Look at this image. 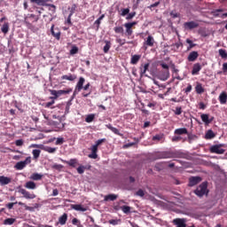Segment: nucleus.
I'll list each match as a JSON object with an SVG mask.
<instances>
[{
    "mask_svg": "<svg viewBox=\"0 0 227 227\" xmlns=\"http://www.w3.org/2000/svg\"><path fill=\"white\" fill-rule=\"evenodd\" d=\"M106 138H101L96 141L95 145L90 148L91 152V153L89 154L90 159H98V154H97L98 153V147L100 146V145H102V143H106Z\"/></svg>",
    "mask_w": 227,
    "mask_h": 227,
    "instance_id": "obj_1",
    "label": "nucleus"
},
{
    "mask_svg": "<svg viewBox=\"0 0 227 227\" xmlns=\"http://www.w3.org/2000/svg\"><path fill=\"white\" fill-rule=\"evenodd\" d=\"M49 91L51 95L53 96V97H51L50 98L51 100H58V98H59V97H62V95H69V93H72V89L68 88L67 90H50Z\"/></svg>",
    "mask_w": 227,
    "mask_h": 227,
    "instance_id": "obj_2",
    "label": "nucleus"
},
{
    "mask_svg": "<svg viewBox=\"0 0 227 227\" xmlns=\"http://www.w3.org/2000/svg\"><path fill=\"white\" fill-rule=\"evenodd\" d=\"M207 187H208V184L206 182L202 183L194 191V194H196V196H199V198H203L205 194H208Z\"/></svg>",
    "mask_w": 227,
    "mask_h": 227,
    "instance_id": "obj_3",
    "label": "nucleus"
},
{
    "mask_svg": "<svg viewBox=\"0 0 227 227\" xmlns=\"http://www.w3.org/2000/svg\"><path fill=\"white\" fill-rule=\"evenodd\" d=\"M30 3H35L37 6H50V8L53 9V12H56V5L52 4H47L52 3V0H30Z\"/></svg>",
    "mask_w": 227,
    "mask_h": 227,
    "instance_id": "obj_4",
    "label": "nucleus"
},
{
    "mask_svg": "<svg viewBox=\"0 0 227 227\" xmlns=\"http://www.w3.org/2000/svg\"><path fill=\"white\" fill-rule=\"evenodd\" d=\"M211 153H217L218 155H223L225 150L223 149V145H215L209 148Z\"/></svg>",
    "mask_w": 227,
    "mask_h": 227,
    "instance_id": "obj_5",
    "label": "nucleus"
},
{
    "mask_svg": "<svg viewBox=\"0 0 227 227\" xmlns=\"http://www.w3.org/2000/svg\"><path fill=\"white\" fill-rule=\"evenodd\" d=\"M29 20H32V22H38L40 20V16H36L35 14H30L29 16L25 18V24L27 27H31V22Z\"/></svg>",
    "mask_w": 227,
    "mask_h": 227,
    "instance_id": "obj_6",
    "label": "nucleus"
},
{
    "mask_svg": "<svg viewBox=\"0 0 227 227\" xmlns=\"http://www.w3.org/2000/svg\"><path fill=\"white\" fill-rule=\"evenodd\" d=\"M20 194H22L23 198L25 200H35L36 198V195L35 193H31L27 192V190L21 188L19 190Z\"/></svg>",
    "mask_w": 227,
    "mask_h": 227,
    "instance_id": "obj_7",
    "label": "nucleus"
},
{
    "mask_svg": "<svg viewBox=\"0 0 227 227\" xmlns=\"http://www.w3.org/2000/svg\"><path fill=\"white\" fill-rule=\"evenodd\" d=\"M155 44V39H153V36L148 35L146 40L144 42L143 49L144 51H147L148 47H153Z\"/></svg>",
    "mask_w": 227,
    "mask_h": 227,
    "instance_id": "obj_8",
    "label": "nucleus"
},
{
    "mask_svg": "<svg viewBox=\"0 0 227 227\" xmlns=\"http://www.w3.org/2000/svg\"><path fill=\"white\" fill-rule=\"evenodd\" d=\"M27 164H31V157H27L25 160L17 162L15 165V168L18 170H21L23 168L27 166Z\"/></svg>",
    "mask_w": 227,
    "mask_h": 227,
    "instance_id": "obj_9",
    "label": "nucleus"
},
{
    "mask_svg": "<svg viewBox=\"0 0 227 227\" xmlns=\"http://www.w3.org/2000/svg\"><path fill=\"white\" fill-rule=\"evenodd\" d=\"M136 24H137V22L136 21L124 24V27H126V36H132V33H134V31L132 30V27H134Z\"/></svg>",
    "mask_w": 227,
    "mask_h": 227,
    "instance_id": "obj_10",
    "label": "nucleus"
},
{
    "mask_svg": "<svg viewBox=\"0 0 227 227\" xmlns=\"http://www.w3.org/2000/svg\"><path fill=\"white\" fill-rule=\"evenodd\" d=\"M200 27V23L196 22V21H188V22H184V27L186 30H192V29H196V27Z\"/></svg>",
    "mask_w": 227,
    "mask_h": 227,
    "instance_id": "obj_11",
    "label": "nucleus"
},
{
    "mask_svg": "<svg viewBox=\"0 0 227 227\" xmlns=\"http://www.w3.org/2000/svg\"><path fill=\"white\" fill-rule=\"evenodd\" d=\"M186 220L184 218H176L173 220V223L176 226V227H186L187 224H185Z\"/></svg>",
    "mask_w": 227,
    "mask_h": 227,
    "instance_id": "obj_12",
    "label": "nucleus"
},
{
    "mask_svg": "<svg viewBox=\"0 0 227 227\" xmlns=\"http://www.w3.org/2000/svg\"><path fill=\"white\" fill-rule=\"evenodd\" d=\"M201 182V177L200 176H192L189 178V186L194 187V185H198Z\"/></svg>",
    "mask_w": 227,
    "mask_h": 227,
    "instance_id": "obj_13",
    "label": "nucleus"
},
{
    "mask_svg": "<svg viewBox=\"0 0 227 227\" xmlns=\"http://www.w3.org/2000/svg\"><path fill=\"white\" fill-rule=\"evenodd\" d=\"M198 58H200V53H198V51H193L189 53V55L187 57V60L190 62H194L198 59Z\"/></svg>",
    "mask_w": 227,
    "mask_h": 227,
    "instance_id": "obj_14",
    "label": "nucleus"
},
{
    "mask_svg": "<svg viewBox=\"0 0 227 227\" xmlns=\"http://www.w3.org/2000/svg\"><path fill=\"white\" fill-rule=\"evenodd\" d=\"M51 33L52 36H54V38H56V40H59L61 38V31H59V29H58V28L54 29V25L51 26Z\"/></svg>",
    "mask_w": 227,
    "mask_h": 227,
    "instance_id": "obj_15",
    "label": "nucleus"
},
{
    "mask_svg": "<svg viewBox=\"0 0 227 227\" xmlns=\"http://www.w3.org/2000/svg\"><path fill=\"white\" fill-rule=\"evenodd\" d=\"M200 118L202 121L205 122V125H210V123L214 121V117L208 118V114H202Z\"/></svg>",
    "mask_w": 227,
    "mask_h": 227,
    "instance_id": "obj_16",
    "label": "nucleus"
},
{
    "mask_svg": "<svg viewBox=\"0 0 227 227\" xmlns=\"http://www.w3.org/2000/svg\"><path fill=\"white\" fill-rule=\"evenodd\" d=\"M201 71V64L195 63L192 67V75H199Z\"/></svg>",
    "mask_w": 227,
    "mask_h": 227,
    "instance_id": "obj_17",
    "label": "nucleus"
},
{
    "mask_svg": "<svg viewBox=\"0 0 227 227\" xmlns=\"http://www.w3.org/2000/svg\"><path fill=\"white\" fill-rule=\"evenodd\" d=\"M70 207L76 212H86L88 210L86 207H82L81 204H71Z\"/></svg>",
    "mask_w": 227,
    "mask_h": 227,
    "instance_id": "obj_18",
    "label": "nucleus"
},
{
    "mask_svg": "<svg viewBox=\"0 0 227 227\" xmlns=\"http://www.w3.org/2000/svg\"><path fill=\"white\" fill-rule=\"evenodd\" d=\"M85 82L86 80L84 79V77H80L78 82L76 83L75 90L81 91V90H82L84 86Z\"/></svg>",
    "mask_w": 227,
    "mask_h": 227,
    "instance_id": "obj_19",
    "label": "nucleus"
},
{
    "mask_svg": "<svg viewBox=\"0 0 227 227\" xmlns=\"http://www.w3.org/2000/svg\"><path fill=\"white\" fill-rule=\"evenodd\" d=\"M62 81H71L74 82L75 79H77V75L68 74H64L61 76Z\"/></svg>",
    "mask_w": 227,
    "mask_h": 227,
    "instance_id": "obj_20",
    "label": "nucleus"
},
{
    "mask_svg": "<svg viewBox=\"0 0 227 227\" xmlns=\"http://www.w3.org/2000/svg\"><path fill=\"white\" fill-rule=\"evenodd\" d=\"M42 150L47 152L48 153H56L58 152V147H51L48 145H43Z\"/></svg>",
    "mask_w": 227,
    "mask_h": 227,
    "instance_id": "obj_21",
    "label": "nucleus"
},
{
    "mask_svg": "<svg viewBox=\"0 0 227 227\" xmlns=\"http://www.w3.org/2000/svg\"><path fill=\"white\" fill-rule=\"evenodd\" d=\"M8 184H12V178L4 176H0V185H8Z\"/></svg>",
    "mask_w": 227,
    "mask_h": 227,
    "instance_id": "obj_22",
    "label": "nucleus"
},
{
    "mask_svg": "<svg viewBox=\"0 0 227 227\" xmlns=\"http://www.w3.org/2000/svg\"><path fill=\"white\" fill-rule=\"evenodd\" d=\"M150 68V63H145L144 65H141L139 69H140V77H143L145 74H146V71Z\"/></svg>",
    "mask_w": 227,
    "mask_h": 227,
    "instance_id": "obj_23",
    "label": "nucleus"
},
{
    "mask_svg": "<svg viewBox=\"0 0 227 227\" xmlns=\"http://www.w3.org/2000/svg\"><path fill=\"white\" fill-rule=\"evenodd\" d=\"M65 164L69 165L71 168H77L78 160L77 159H71L69 160H62Z\"/></svg>",
    "mask_w": 227,
    "mask_h": 227,
    "instance_id": "obj_24",
    "label": "nucleus"
},
{
    "mask_svg": "<svg viewBox=\"0 0 227 227\" xmlns=\"http://www.w3.org/2000/svg\"><path fill=\"white\" fill-rule=\"evenodd\" d=\"M67 221H68V215L64 213L61 216H59V223L61 226H65V224H67Z\"/></svg>",
    "mask_w": 227,
    "mask_h": 227,
    "instance_id": "obj_25",
    "label": "nucleus"
},
{
    "mask_svg": "<svg viewBox=\"0 0 227 227\" xmlns=\"http://www.w3.org/2000/svg\"><path fill=\"white\" fill-rule=\"evenodd\" d=\"M160 67L167 70L165 72L163 81H168V79H169V66H168V64L162 63L160 64Z\"/></svg>",
    "mask_w": 227,
    "mask_h": 227,
    "instance_id": "obj_26",
    "label": "nucleus"
},
{
    "mask_svg": "<svg viewBox=\"0 0 227 227\" xmlns=\"http://www.w3.org/2000/svg\"><path fill=\"white\" fill-rule=\"evenodd\" d=\"M218 100L220 102V104H222L223 106H224V104H226L227 102V93L223 91L218 98Z\"/></svg>",
    "mask_w": 227,
    "mask_h": 227,
    "instance_id": "obj_27",
    "label": "nucleus"
},
{
    "mask_svg": "<svg viewBox=\"0 0 227 227\" xmlns=\"http://www.w3.org/2000/svg\"><path fill=\"white\" fill-rule=\"evenodd\" d=\"M106 128H108L109 130H112L114 132V134H116V136H120L121 137H123V134H121L120 132V129H118L117 128L113 127V125L107 124Z\"/></svg>",
    "mask_w": 227,
    "mask_h": 227,
    "instance_id": "obj_28",
    "label": "nucleus"
},
{
    "mask_svg": "<svg viewBox=\"0 0 227 227\" xmlns=\"http://www.w3.org/2000/svg\"><path fill=\"white\" fill-rule=\"evenodd\" d=\"M174 134L176 136H184V134H189L187 128H179L175 129Z\"/></svg>",
    "mask_w": 227,
    "mask_h": 227,
    "instance_id": "obj_29",
    "label": "nucleus"
},
{
    "mask_svg": "<svg viewBox=\"0 0 227 227\" xmlns=\"http://www.w3.org/2000/svg\"><path fill=\"white\" fill-rule=\"evenodd\" d=\"M195 91L198 95H201V93H205V88H203V85L201 83L197 82Z\"/></svg>",
    "mask_w": 227,
    "mask_h": 227,
    "instance_id": "obj_30",
    "label": "nucleus"
},
{
    "mask_svg": "<svg viewBox=\"0 0 227 227\" xmlns=\"http://www.w3.org/2000/svg\"><path fill=\"white\" fill-rule=\"evenodd\" d=\"M25 187L26 189H30L32 191H35V189H36V183L33 181H28L25 184Z\"/></svg>",
    "mask_w": 227,
    "mask_h": 227,
    "instance_id": "obj_31",
    "label": "nucleus"
},
{
    "mask_svg": "<svg viewBox=\"0 0 227 227\" xmlns=\"http://www.w3.org/2000/svg\"><path fill=\"white\" fill-rule=\"evenodd\" d=\"M139 59H141V55H132L130 59V64L137 65V63H139Z\"/></svg>",
    "mask_w": 227,
    "mask_h": 227,
    "instance_id": "obj_32",
    "label": "nucleus"
},
{
    "mask_svg": "<svg viewBox=\"0 0 227 227\" xmlns=\"http://www.w3.org/2000/svg\"><path fill=\"white\" fill-rule=\"evenodd\" d=\"M115 200H118V195L116 194L106 195L104 199L105 201H114Z\"/></svg>",
    "mask_w": 227,
    "mask_h": 227,
    "instance_id": "obj_33",
    "label": "nucleus"
},
{
    "mask_svg": "<svg viewBox=\"0 0 227 227\" xmlns=\"http://www.w3.org/2000/svg\"><path fill=\"white\" fill-rule=\"evenodd\" d=\"M218 54L222 59H227V51L224 49L218 50Z\"/></svg>",
    "mask_w": 227,
    "mask_h": 227,
    "instance_id": "obj_34",
    "label": "nucleus"
},
{
    "mask_svg": "<svg viewBox=\"0 0 227 227\" xmlns=\"http://www.w3.org/2000/svg\"><path fill=\"white\" fill-rule=\"evenodd\" d=\"M205 137L207 139H214L215 137V133L212 129H208L207 132L206 133Z\"/></svg>",
    "mask_w": 227,
    "mask_h": 227,
    "instance_id": "obj_35",
    "label": "nucleus"
},
{
    "mask_svg": "<svg viewBox=\"0 0 227 227\" xmlns=\"http://www.w3.org/2000/svg\"><path fill=\"white\" fill-rule=\"evenodd\" d=\"M16 219L15 218H6L4 221V224L5 226H12V224H13L15 223Z\"/></svg>",
    "mask_w": 227,
    "mask_h": 227,
    "instance_id": "obj_36",
    "label": "nucleus"
},
{
    "mask_svg": "<svg viewBox=\"0 0 227 227\" xmlns=\"http://www.w3.org/2000/svg\"><path fill=\"white\" fill-rule=\"evenodd\" d=\"M18 204L20 205V207H24L25 210H28L29 212H33L35 210V207H29L23 202L20 201L18 202Z\"/></svg>",
    "mask_w": 227,
    "mask_h": 227,
    "instance_id": "obj_37",
    "label": "nucleus"
},
{
    "mask_svg": "<svg viewBox=\"0 0 227 227\" xmlns=\"http://www.w3.org/2000/svg\"><path fill=\"white\" fill-rule=\"evenodd\" d=\"M106 45L103 48V51L105 54H107L109 52V49H111V42L110 41H105Z\"/></svg>",
    "mask_w": 227,
    "mask_h": 227,
    "instance_id": "obj_38",
    "label": "nucleus"
},
{
    "mask_svg": "<svg viewBox=\"0 0 227 227\" xmlns=\"http://www.w3.org/2000/svg\"><path fill=\"white\" fill-rule=\"evenodd\" d=\"M72 224H74V226H77V227H84L82 225V223H81V220H79L77 218H73Z\"/></svg>",
    "mask_w": 227,
    "mask_h": 227,
    "instance_id": "obj_39",
    "label": "nucleus"
},
{
    "mask_svg": "<svg viewBox=\"0 0 227 227\" xmlns=\"http://www.w3.org/2000/svg\"><path fill=\"white\" fill-rule=\"evenodd\" d=\"M2 33H4V35H6V33H8V31H10V25L8 23H4L1 28Z\"/></svg>",
    "mask_w": 227,
    "mask_h": 227,
    "instance_id": "obj_40",
    "label": "nucleus"
},
{
    "mask_svg": "<svg viewBox=\"0 0 227 227\" xmlns=\"http://www.w3.org/2000/svg\"><path fill=\"white\" fill-rule=\"evenodd\" d=\"M43 177V175L38 174V173H34V174H32V176H31L30 178H31L32 180H42Z\"/></svg>",
    "mask_w": 227,
    "mask_h": 227,
    "instance_id": "obj_41",
    "label": "nucleus"
},
{
    "mask_svg": "<svg viewBox=\"0 0 227 227\" xmlns=\"http://www.w3.org/2000/svg\"><path fill=\"white\" fill-rule=\"evenodd\" d=\"M104 17H106V15H105V14H102V15L94 22V24L97 26V29H99L101 21H102V20L104 19Z\"/></svg>",
    "mask_w": 227,
    "mask_h": 227,
    "instance_id": "obj_42",
    "label": "nucleus"
},
{
    "mask_svg": "<svg viewBox=\"0 0 227 227\" xmlns=\"http://www.w3.org/2000/svg\"><path fill=\"white\" fill-rule=\"evenodd\" d=\"M120 223H121V219H111L108 221V223L112 224L113 226H116V225L120 224Z\"/></svg>",
    "mask_w": 227,
    "mask_h": 227,
    "instance_id": "obj_43",
    "label": "nucleus"
},
{
    "mask_svg": "<svg viewBox=\"0 0 227 227\" xmlns=\"http://www.w3.org/2000/svg\"><path fill=\"white\" fill-rule=\"evenodd\" d=\"M114 33H116L117 35H123L124 30H123V27H115L114 28Z\"/></svg>",
    "mask_w": 227,
    "mask_h": 227,
    "instance_id": "obj_44",
    "label": "nucleus"
},
{
    "mask_svg": "<svg viewBox=\"0 0 227 227\" xmlns=\"http://www.w3.org/2000/svg\"><path fill=\"white\" fill-rule=\"evenodd\" d=\"M186 43H189V46L187 47V51H191V49H193V47H196V43H192V40L186 39Z\"/></svg>",
    "mask_w": 227,
    "mask_h": 227,
    "instance_id": "obj_45",
    "label": "nucleus"
},
{
    "mask_svg": "<svg viewBox=\"0 0 227 227\" xmlns=\"http://www.w3.org/2000/svg\"><path fill=\"white\" fill-rule=\"evenodd\" d=\"M95 120V114H91L87 115V117L85 118V121L87 123H91V121H93Z\"/></svg>",
    "mask_w": 227,
    "mask_h": 227,
    "instance_id": "obj_46",
    "label": "nucleus"
},
{
    "mask_svg": "<svg viewBox=\"0 0 227 227\" xmlns=\"http://www.w3.org/2000/svg\"><path fill=\"white\" fill-rule=\"evenodd\" d=\"M121 210L123 212V214H130V207L129 206H121Z\"/></svg>",
    "mask_w": 227,
    "mask_h": 227,
    "instance_id": "obj_47",
    "label": "nucleus"
},
{
    "mask_svg": "<svg viewBox=\"0 0 227 227\" xmlns=\"http://www.w3.org/2000/svg\"><path fill=\"white\" fill-rule=\"evenodd\" d=\"M40 153H42V152L38 149H35L32 152L34 159H38V157H40Z\"/></svg>",
    "mask_w": 227,
    "mask_h": 227,
    "instance_id": "obj_48",
    "label": "nucleus"
},
{
    "mask_svg": "<svg viewBox=\"0 0 227 227\" xmlns=\"http://www.w3.org/2000/svg\"><path fill=\"white\" fill-rule=\"evenodd\" d=\"M77 52H79V48L75 45H73L70 50L71 56H74V54H77Z\"/></svg>",
    "mask_w": 227,
    "mask_h": 227,
    "instance_id": "obj_49",
    "label": "nucleus"
},
{
    "mask_svg": "<svg viewBox=\"0 0 227 227\" xmlns=\"http://www.w3.org/2000/svg\"><path fill=\"white\" fill-rule=\"evenodd\" d=\"M223 12V9H216V10L211 12V14L213 15V17H219V13H221Z\"/></svg>",
    "mask_w": 227,
    "mask_h": 227,
    "instance_id": "obj_50",
    "label": "nucleus"
},
{
    "mask_svg": "<svg viewBox=\"0 0 227 227\" xmlns=\"http://www.w3.org/2000/svg\"><path fill=\"white\" fill-rule=\"evenodd\" d=\"M174 114L176 116H180V114H182V106H176V109L174 110Z\"/></svg>",
    "mask_w": 227,
    "mask_h": 227,
    "instance_id": "obj_51",
    "label": "nucleus"
},
{
    "mask_svg": "<svg viewBox=\"0 0 227 227\" xmlns=\"http://www.w3.org/2000/svg\"><path fill=\"white\" fill-rule=\"evenodd\" d=\"M170 17H172V19H178V17H180V13L176 12V11H171Z\"/></svg>",
    "mask_w": 227,
    "mask_h": 227,
    "instance_id": "obj_52",
    "label": "nucleus"
},
{
    "mask_svg": "<svg viewBox=\"0 0 227 227\" xmlns=\"http://www.w3.org/2000/svg\"><path fill=\"white\" fill-rule=\"evenodd\" d=\"M134 17H136V12H129L127 17H126V20H132V19H134Z\"/></svg>",
    "mask_w": 227,
    "mask_h": 227,
    "instance_id": "obj_53",
    "label": "nucleus"
},
{
    "mask_svg": "<svg viewBox=\"0 0 227 227\" xmlns=\"http://www.w3.org/2000/svg\"><path fill=\"white\" fill-rule=\"evenodd\" d=\"M130 13V9L126 8V9H121V17H125V15H129Z\"/></svg>",
    "mask_w": 227,
    "mask_h": 227,
    "instance_id": "obj_54",
    "label": "nucleus"
},
{
    "mask_svg": "<svg viewBox=\"0 0 227 227\" xmlns=\"http://www.w3.org/2000/svg\"><path fill=\"white\" fill-rule=\"evenodd\" d=\"M63 143H65V138L64 137H58L57 140H56L55 145H63Z\"/></svg>",
    "mask_w": 227,
    "mask_h": 227,
    "instance_id": "obj_55",
    "label": "nucleus"
},
{
    "mask_svg": "<svg viewBox=\"0 0 227 227\" xmlns=\"http://www.w3.org/2000/svg\"><path fill=\"white\" fill-rule=\"evenodd\" d=\"M84 169H86V168L84 166H79L76 170L77 173H79V175H82L84 173Z\"/></svg>",
    "mask_w": 227,
    "mask_h": 227,
    "instance_id": "obj_56",
    "label": "nucleus"
},
{
    "mask_svg": "<svg viewBox=\"0 0 227 227\" xmlns=\"http://www.w3.org/2000/svg\"><path fill=\"white\" fill-rule=\"evenodd\" d=\"M52 169H57V171H61V169H63V165L54 164V165H52Z\"/></svg>",
    "mask_w": 227,
    "mask_h": 227,
    "instance_id": "obj_57",
    "label": "nucleus"
},
{
    "mask_svg": "<svg viewBox=\"0 0 227 227\" xmlns=\"http://www.w3.org/2000/svg\"><path fill=\"white\" fill-rule=\"evenodd\" d=\"M170 157H171L170 153L165 152L161 153V159H170Z\"/></svg>",
    "mask_w": 227,
    "mask_h": 227,
    "instance_id": "obj_58",
    "label": "nucleus"
},
{
    "mask_svg": "<svg viewBox=\"0 0 227 227\" xmlns=\"http://www.w3.org/2000/svg\"><path fill=\"white\" fill-rule=\"evenodd\" d=\"M17 205V202H10L8 204L5 205L6 208H8V210H12V208H13V206Z\"/></svg>",
    "mask_w": 227,
    "mask_h": 227,
    "instance_id": "obj_59",
    "label": "nucleus"
},
{
    "mask_svg": "<svg viewBox=\"0 0 227 227\" xmlns=\"http://www.w3.org/2000/svg\"><path fill=\"white\" fill-rule=\"evenodd\" d=\"M77 9V4H74L71 7V11L69 15H74V13H75V10Z\"/></svg>",
    "mask_w": 227,
    "mask_h": 227,
    "instance_id": "obj_60",
    "label": "nucleus"
},
{
    "mask_svg": "<svg viewBox=\"0 0 227 227\" xmlns=\"http://www.w3.org/2000/svg\"><path fill=\"white\" fill-rule=\"evenodd\" d=\"M222 70H223V74H224L226 75L227 74V62L223 64Z\"/></svg>",
    "mask_w": 227,
    "mask_h": 227,
    "instance_id": "obj_61",
    "label": "nucleus"
},
{
    "mask_svg": "<svg viewBox=\"0 0 227 227\" xmlns=\"http://www.w3.org/2000/svg\"><path fill=\"white\" fill-rule=\"evenodd\" d=\"M15 145H16V146H22V145H24V140L18 139L15 141Z\"/></svg>",
    "mask_w": 227,
    "mask_h": 227,
    "instance_id": "obj_62",
    "label": "nucleus"
},
{
    "mask_svg": "<svg viewBox=\"0 0 227 227\" xmlns=\"http://www.w3.org/2000/svg\"><path fill=\"white\" fill-rule=\"evenodd\" d=\"M162 139V135H156L153 137V141H160Z\"/></svg>",
    "mask_w": 227,
    "mask_h": 227,
    "instance_id": "obj_63",
    "label": "nucleus"
},
{
    "mask_svg": "<svg viewBox=\"0 0 227 227\" xmlns=\"http://www.w3.org/2000/svg\"><path fill=\"white\" fill-rule=\"evenodd\" d=\"M137 196H140L141 198H143V196H145V191H143L142 189L138 190L137 192Z\"/></svg>",
    "mask_w": 227,
    "mask_h": 227,
    "instance_id": "obj_64",
    "label": "nucleus"
}]
</instances>
